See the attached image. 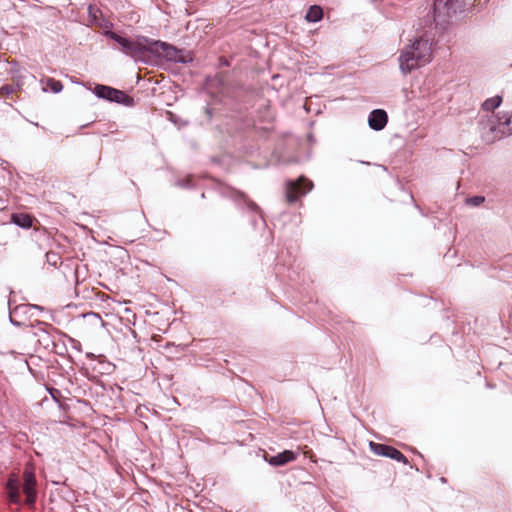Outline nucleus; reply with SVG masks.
I'll return each instance as SVG.
<instances>
[{"instance_id":"nucleus-1","label":"nucleus","mask_w":512,"mask_h":512,"mask_svg":"<svg viewBox=\"0 0 512 512\" xmlns=\"http://www.w3.org/2000/svg\"><path fill=\"white\" fill-rule=\"evenodd\" d=\"M432 46V39L427 35H422L406 47L399 57L402 72L410 73L412 70L429 63L432 59Z\"/></svg>"},{"instance_id":"nucleus-2","label":"nucleus","mask_w":512,"mask_h":512,"mask_svg":"<svg viewBox=\"0 0 512 512\" xmlns=\"http://www.w3.org/2000/svg\"><path fill=\"white\" fill-rule=\"evenodd\" d=\"M462 8V0H435L434 19L437 23H446L453 15H455Z\"/></svg>"},{"instance_id":"nucleus-3","label":"nucleus","mask_w":512,"mask_h":512,"mask_svg":"<svg viewBox=\"0 0 512 512\" xmlns=\"http://www.w3.org/2000/svg\"><path fill=\"white\" fill-rule=\"evenodd\" d=\"M110 37L121 46V51L123 53L129 55L135 60H143L148 53L146 46L139 41L129 40L114 32L110 33Z\"/></svg>"},{"instance_id":"nucleus-4","label":"nucleus","mask_w":512,"mask_h":512,"mask_svg":"<svg viewBox=\"0 0 512 512\" xmlns=\"http://www.w3.org/2000/svg\"><path fill=\"white\" fill-rule=\"evenodd\" d=\"M313 188V182L305 176H300L296 181H289L286 186V199L289 203L296 202Z\"/></svg>"},{"instance_id":"nucleus-5","label":"nucleus","mask_w":512,"mask_h":512,"mask_svg":"<svg viewBox=\"0 0 512 512\" xmlns=\"http://www.w3.org/2000/svg\"><path fill=\"white\" fill-rule=\"evenodd\" d=\"M23 492L26 495L25 502L28 506L33 507L37 498L36 477L32 469L26 468L23 472Z\"/></svg>"},{"instance_id":"nucleus-6","label":"nucleus","mask_w":512,"mask_h":512,"mask_svg":"<svg viewBox=\"0 0 512 512\" xmlns=\"http://www.w3.org/2000/svg\"><path fill=\"white\" fill-rule=\"evenodd\" d=\"M369 447L371 451L376 455L391 458L405 465L409 463L407 457L398 449L392 446L370 441Z\"/></svg>"},{"instance_id":"nucleus-7","label":"nucleus","mask_w":512,"mask_h":512,"mask_svg":"<svg viewBox=\"0 0 512 512\" xmlns=\"http://www.w3.org/2000/svg\"><path fill=\"white\" fill-rule=\"evenodd\" d=\"M94 93L99 98H103L117 103H128L132 101V99L123 91L117 90L110 86L96 85L94 88Z\"/></svg>"},{"instance_id":"nucleus-8","label":"nucleus","mask_w":512,"mask_h":512,"mask_svg":"<svg viewBox=\"0 0 512 512\" xmlns=\"http://www.w3.org/2000/svg\"><path fill=\"white\" fill-rule=\"evenodd\" d=\"M388 121L387 113L384 110L376 109L370 113L369 126L374 130H382Z\"/></svg>"},{"instance_id":"nucleus-9","label":"nucleus","mask_w":512,"mask_h":512,"mask_svg":"<svg viewBox=\"0 0 512 512\" xmlns=\"http://www.w3.org/2000/svg\"><path fill=\"white\" fill-rule=\"evenodd\" d=\"M8 499L11 503H20V481L16 477H10L6 483Z\"/></svg>"},{"instance_id":"nucleus-10","label":"nucleus","mask_w":512,"mask_h":512,"mask_svg":"<svg viewBox=\"0 0 512 512\" xmlns=\"http://www.w3.org/2000/svg\"><path fill=\"white\" fill-rule=\"evenodd\" d=\"M297 454L290 450H285L275 456L270 457L268 462L273 466H283L289 462L296 460Z\"/></svg>"},{"instance_id":"nucleus-11","label":"nucleus","mask_w":512,"mask_h":512,"mask_svg":"<svg viewBox=\"0 0 512 512\" xmlns=\"http://www.w3.org/2000/svg\"><path fill=\"white\" fill-rule=\"evenodd\" d=\"M11 221L22 228H31L33 223L37 221L35 217L27 213H13L11 215Z\"/></svg>"},{"instance_id":"nucleus-12","label":"nucleus","mask_w":512,"mask_h":512,"mask_svg":"<svg viewBox=\"0 0 512 512\" xmlns=\"http://www.w3.org/2000/svg\"><path fill=\"white\" fill-rule=\"evenodd\" d=\"M162 50L168 60L182 61L180 51L166 43H161Z\"/></svg>"},{"instance_id":"nucleus-13","label":"nucleus","mask_w":512,"mask_h":512,"mask_svg":"<svg viewBox=\"0 0 512 512\" xmlns=\"http://www.w3.org/2000/svg\"><path fill=\"white\" fill-rule=\"evenodd\" d=\"M323 17V10L320 6L318 5H312L307 13H306V20L308 22H317V21H320Z\"/></svg>"},{"instance_id":"nucleus-14","label":"nucleus","mask_w":512,"mask_h":512,"mask_svg":"<svg viewBox=\"0 0 512 512\" xmlns=\"http://www.w3.org/2000/svg\"><path fill=\"white\" fill-rule=\"evenodd\" d=\"M501 103H502V97L495 96V97L485 100L484 103L482 104V108L485 111H493L494 109L499 107Z\"/></svg>"},{"instance_id":"nucleus-15","label":"nucleus","mask_w":512,"mask_h":512,"mask_svg":"<svg viewBox=\"0 0 512 512\" xmlns=\"http://www.w3.org/2000/svg\"><path fill=\"white\" fill-rule=\"evenodd\" d=\"M50 89L54 93H58L63 89V85L60 81L55 80L53 78H48L45 81V87L44 90Z\"/></svg>"},{"instance_id":"nucleus-16","label":"nucleus","mask_w":512,"mask_h":512,"mask_svg":"<svg viewBox=\"0 0 512 512\" xmlns=\"http://www.w3.org/2000/svg\"><path fill=\"white\" fill-rule=\"evenodd\" d=\"M46 261L49 265L57 267L58 264L62 263V258L57 252L48 251L46 253Z\"/></svg>"},{"instance_id":"nucleus-17","label":"nucleus","mask_w":512,"mask_h":512,"mask_svg":"<svg viewBox=\"0 0 512 512\" xmlns=\"http://www.w3.org/2000/svg\"><path fill=\"white\" fill-rule=\"evenodd\" d=\"M16 91L15 87L12 85H4L0 88V97L8 98L11 94Z\"/></svg>"},{"instance_id":"nucleus-18","label":"nucleus","mask_w":512,"mask_h":512,"mask_svg":"<svg viewBox=\"0 0 512 512\" xmlns=\"http://www.w3.org/2000/svg\"><path fill=\"white\" fill-rule=\"evenodd\" d=\"M502 124L506 127L504 132L511 134L512 133V114L509 117H507Z\"/></svg>"},{"instance_id":"nucleus-19","label":"nucleus","mask_w":512,"mask_h":512,"mask_svg":"<svg viewBox=\"0 0 512 512\" xmlns=\"http://www.w3.org/2000/svg\"><path fill=\"white\" fill-rule=\"evenodd\" d=\"M483 201H484V198L480 197V196H476V197H473V198L469 199V202L472 203L473 205H479Z\"/></svg>"},{"instance_id":"nucleus-20","label":"nucleus","mask_w":512,"mask_h":512,"mask_svg":"<svg viewBox=\"0 0 512 512\" xmlns=\"http://www.w3.org/2000/svg\"><path fill=\"white\" fill-rule=\"evenodd\" d=\"M303 453L305 456H308L310 458L312 457V454H313L311 450L304 451Z\"/></svg>"}]
</instances>
